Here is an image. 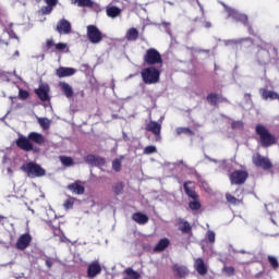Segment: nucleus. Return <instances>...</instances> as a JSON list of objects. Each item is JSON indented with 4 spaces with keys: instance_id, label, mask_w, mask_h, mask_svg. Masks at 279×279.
<instances>
[{
    "instance_id": "35",
    "label": "nucleus",
    "mask_w": 279,
    "mask_h": 279,
    "mask_svg": "<svg viewBox=\"0 0 279 279\" xmlns=\"http://www.w3.org/2000/svg\"><path fill=\"white\" fill-rule=\"evenodd\" d=\"M60 160L63 167H73V158L61 156Z\"/></svg>"
},
{
    "instance_id": "32",
    "label": "nucleus",
    "mask_w": 279,
    "mask_h": 279,
    "mask_svg": "<svg viewBox=\"0 0 279 279\" xmlns=\"http://www.w3.org/2000/svg\"><path fill=\"white\" fill-rule=\"evenodd\" d=\"M124 274L128 276L130 279H141V274L138 271L133 270L132 268H126L124 270Z\"/></svg>"
},
{
    "instance_id": "13",
    "label": "nucleus",
    "mask_w": 279,
    "mask_h": 279,
    "mask_svg": "<svg viewBox=\"0 0 279 279\" xmlns=\"http://www.w3.org/2000/svg\"><path fill=\"white\" fill-rule=\"evenodd\" d=\"M35 93L41 101H49V86L47 84L39 85Z\"/></svg>"
},
{
    "instance_id": "10",
    "label": "nucleus",
    "mask_w": 279,
    "mask_h": 279,
    "mask_svg": "<svg viewBox=\"0 0 279 279\" xmlns=\"http://www.w3.org/2000/svg\"><path fill=\"white\" fill-rule=\"evenodd\" d=\"M68 191H71V193H74V195H84L86 189L84 187V183L77 180L74 183L68 185Z\"/></svg>"
},
{
    "instance_id": "53",
    "label": "nucleus",
    "mask_w": 279,
    "mask_h": 279,
    "mask_svg": "<svg viewBox=\"0 0 279 279\" xmlns=\"http://www.w3.org/2000/svg\"><path fill=\"white\" fill-rule=\"evenodd\" d=\"M1 45H8V41L1 39V37H0V47H1Z\"/></svg>"
},
{
    "instance_id": "49",
    "label": "nucleus",
    "mask_w": 279,
    "mask_h": 279,
    "mask_svg": "<svg viewBox=\"0 0 279 279\" xmlns=\"http://www.w3.org/2000/svg\"><path fill=\"white\" fill-rule=\"evenodd\" d=\"M244 40H246V39H238V40L231 39V40H228L226 43V45H238V44L243 43Z\"/></svg>"
},
{
    "instance_id": "45",
    "label": "nucleus",
    "mask_w": 279,
    "mask_h": 279,
    "mask_svg": "<svg viewBox=\"0 0 279 279\" xmlns=\"http://www.w3.org/2000/svg\"><path fill=\"white\" fill-rule=\"evenodd\" d=\"M104 165H106V159L96 156L94 167H104Z\"/></svg>"
},
{
    "instance_id": "8",
    "label": "nucleus",
    "mask_w": 279,
    "mask_h": 279,
    "mask_svg": "<svg viewBox=\"0 0 279 279\" xmlns=\"http://www.w3.org/2000/svg\"><path fill=\"white\" fill-rule=\"evenodd\" d=\"M253 163L255 165V167H260L265 171H267V170L271 169V167H274V165H271V161L269 160V158L263 157V156H260V154L253 156Z\"/></svg>"
},
{
    "instance_id": "19",
    "label": "nucleus",
    "mask_w": 279,
    "mask_h": 279,
    "mask_svg": "<svg viewBox=\"0 0 279 279\" xmlns=\"http://www.w3.org/2000/svg\"><path fill=\"white\" fill-rule=\"evenodd\" d=\"M59 86L61 87V90L66 97V99H72L74 95L73 87L66 82H61Z\"/></svg>"
},
{
    "instance_id": "37",
    "label": "nucleus",
    "mask_w": 279,
    "mask_h": 279,
    "mask_svg": "<svg viewBox=\"0 0 279 279\" xmlns=\"http://www.w3.org/2000/svg\"><path fill=\"white\" fill-rule=\"evenodd\" d=\"M124 187L125 185H123V182H118L112 186L113 193H116V195H121V193H123Z\"/></svg>"
},
{
    "instance_id": "16",
    "label": "nucleus",
    "mask_w": 279,
    "mask_h": 279,
    "mask_svg": "<svg viewBox=\"0 0 279 279\" xmlns=\"http://www.w3.org/2000/svg\"><path fill=\"white\" fill-rule=\"evenodd\" d=\"M145 130L146 132H151L155 136H160V130H162V126L156 121H150L146 124Z\"/></svg>"
},
{
    "instance_id": "2",
    "label": "nucleus",
    "mask_w": 279,
    "mask_h": 279,
    "mask_svg": "<svg viewBox=\"0 0 279 279\" xmlns=\"http://www.w3.org/2000/svg\"><path fill=\"white\" fill-rule=\"evenodd\" d=\"M21 169L28 175V178H43L47 174L45 168L36 162L24 163Z\"/></svg>"
},
{
    "instance_id": "54",
    "label": "nucleus",
    "mask_w": 279,
    "mask_h": 279,
    "mask_svg": "<svg viewBox=\"0 0 279 279\" xmlns=\"http://www.w3.org/2000/svg\"><path fill=\"white\" fill-rule=\"evenodd\" d=\"M197 3L199 5V8H201V11L204 12V7L202 5V3H199V0H197Z\"/></svg>"
},
{
    "instance_id": "50",
    "label": "nucleus",
    "mask_w": 279,
    "mask_h": 279,
    "mask_svg": "<svg viewBox=\"0 0 279 279\" xmlns=\"http://www.w3.org/2000/svg\"><path fill=\"white\" fill-rule=\"evenodd\" d=\"M161 25H163L166 27V32L167 34H171V23L169 22H162Z\"/></svg>"
},
{
    "instance_id": "14",
    "label": "nucleus",
    "mask_w": 279,
    "mask_h": 279,
    "mask_svg": "<svg viewBox=\"0 0 279 279\" xmlns=\"http://www.w3.org/2000/svg\"><path fill=\"white\" fill-rule=\"evenodd\" d=\"M99 274H101V265L99 262L96 260L89 264L87 268L88 278H95L96 276H99Z\"/></svg>"
},
{
    "instance_id": "40",
    "label": "nucleus",
    "mask_w": 279,
    "mask_h": 279,
    "mask_svg": "<svg viewBox=\"0 0 279 279\" xmlns=\"http://www.w3.org/2000/svg\"><path fill=\"white\" fill-rule=\"evenodd\" d=\"M205 239L208 241V243H215V239H216L215 231L208 230L205 235Z\"/></svg>"
},
{
    "instance_id": "29",
    "label": "nucleus",
    "mask_w": 279,
    "mask_h": 279,
    "mask_svg": "<svg viewBox=\"0 0 279 279\" xmlns=\"http://www.w3.org/2000/svg\"><path fill=\"white\" fill-rule=\"evenodd\" d=\"M169 247V239H161L157 245L154 247V252H165Z\"/></svg>"
},
{
    "instance_id": "60",
    "label": "nucleus",
    "mask_w": 279,
    "mask_h": 279,
    "mask_svg": "<svg viewBox=\"0 0 279 279\" xmlns=\"http://www.w3.org/2000/svg\"><path fill=\"white\" fill-rule=\"evenodd\" d=\"M240 254H245V251H243V250H242V251H240Z\"/></svg>"
},
{
    "instance_id": "55",
    "label": "nucleus",
    "mask_w": 279,
    "mask_h": 279,
    "mask_svg": "<svg viewBox=\"0 0 279 279\" xmlns=\"http://www.w3.org/2000/svg\"><path fill=\"white\" fill-rule=\"evenodd\" d=\"M7 171H8L9 175H12L13 171L11 168H8Z\"/></svg>"
},
{
    "instance_id": "41",
    "label": "nucleus",
    "mask_w": 279,
    "mask_h": 279,
    "mask_svg": "<svg viewBox=\"0 0 279 279\" xmlns=\"http://www.w3.org/2000/svg\"><path fill=\"white\" fill-rule=\"evenodd\" d=\"M121 162H122L121 158L114 159L112 161V169H113V171H117V172L121 171Z\"/></svg>"
},
{
    "instance_id": "11",
    "label": "nucleus",
    "mask_w": 279,
    "mask_h": 279,
    "mask_svg": "<svg viewBox=\"0 0 279 279\" xmlns=\"http://www.w3.org/2000/svg\"><path fill=\"white\" fill-rule=\"evenodd\" d=\"M31 243H32V235L24 233L19 238L16 242V247L17 250H27Z\"/></svg>"
},
{
    "instance_id": "43",
    "label": "nucleus",
    "mask_w": 279,
    "mask_h": 279,
    "mask_svg": "<svg viewBox=\"0 0 279 279\" xmlns=\"http://www.w3.org/2000/svg\"><path fill=\"white\" fill-rule=\"evenodd\" d=\"M268 262L271 265L272 269H278V258L275 256L269 255L268 256Z\"/></svg>"
},
{
    "instance_id": "26",
    "label": "nucleus",
    "mask_w": 279,
    "mask_h": 279,
    "mask_svg": "<svg viewBox=\"0 0 279 279\" xmlns=\"http://www.w3.org/2000/svg\"><path fill=\"white\" fill-rule=\"evenodd\" d=\"M72 5H78V8H93L95 2L93 0H70Z\"/></svg>"
},
{
    "instance_id": "4",
    "label": "nucleus",
    "mask_w": 279,
    "mask_h": 279,
    "mask_svg": "<svg viewBox=\"0 0 279 279\" xmlns=\"http://www.w3.org/2000/svg\"><path fill=\"white\" fill-rule=\"evenodd\" d=\"M144 62L150 66H154V64L162 66V56L155 48H149L144 56Z\"/></svg>"
},
{
    "instance_id": "6",
    "label": "nucleus",
    "mask_w": 279,
    "mask_h": 279,
    "mask_svg": "<svg viewBox=\"0 0 279 279\" xmlns=\"http://www.w3.org/2000/svg\"><path fill=\"white\" fill-rule=\"evenodd\" d=\"M226 12L228 13L229 19H233L234 21H240V23H243V25H247V15L239 13V11L229 8L225 3H222Z\"/></svg>"
},
{
    "instance_id": "63",
    "label": "nucleus",
    "mask_w": 279,
    "mask_h": 279,
    "mask_svg": "<svg viewBox=\"0 0 279 279\" xmlns=\"http://www.w3.org/2000/svg\"><path fill=\"white\" fill-rule=\"evenodd\" d=\"M32 213L34 214V210L32 209Z\"/></svg>"
},
{
    "instance_id": "52",
    "label": "nucleus",
    "mask_w": 279,
    "mask_h": 279,
    "mask_svg": "<svg viewBox=\"0 0 279 279\" xmlns=\"http://www.w3.org/2000/svg\"><path fill=\"white\" fill-rule=\"evenodd\" d=\"M225 271L229 274V276H232L234 274V268L233 267H225Z\"/></svg>"
},
{
    "instance_id": "48",
    "label": "nucleus",
    "mask_w": 279,
    "mask_h": 279,
    "mask_svg": "<svg viewBox=\"0 0 279 279\" xmlns=\"http://www.w3.org/2000/svg\"><path fill=\"white\" fill-rule=\"evenodd\" d=\"M232 129L233 130H241L243 129V121H235L232 123Z\"/></svg>"
},
{
    "instance_id": "30",
    "label": "nucleus",
    "mask_w": 279,
    "mask_h": 279,
    "mask_svg": "<svg viewBox=\"0 0 279 279\" xmlns=\"http://www.w3.org/2000/svg\"><path fill=\"white\" fill-rule=\"evenodd\" d=\"M207 101L211 106H217L220 101H223V98H221V96H219L218 94H209L207 96Z\"/></svg>"
},
{
    "instance_id": "36",
    "label": "nucleus",
    "mask_w": 279,
    "mask_h": 279,
    "mask_svg": "<svg viewBox=\"0 0 279 279\" xmlns=\"http://www.w3.org/2000/svg\"><path fill=\"white\" fill-rule=\"evenodd\" d=\"M178 136H180V134H186L187 136H193V131H191V129L189 128H177L175 130Z\"/></svg>"
},
{
    "instance_id": "21",
    "label": "nucleus",
    "mask_w": 279,
    "mask_h": 279,
    "mask_svg": "<svg viewBox=\"0 0 279 279\" xmlns=\"http://www.w3.org/2000/svg\"><path fill=\"white\" fill-rule=\"evenodd\" d=\"M132 219L133 221H135V223H138L140 226H145V223L149 221V217H147V215L143 213L133 214Z\"/></svg>"
},
{
    "instance_id": "62",
    "label": "nucleus",
    "mask_w": 279,
    "mask_h": 279,
    "mask_svg": "<svg viewBox=\"0 0 279 279\" xmlns=\"http://www.w3.org/2000/svg\"><path fill=\"white\" fill-rule=\"evenodd\" d=\"M183 162H184V161H182V160L180 161L181 165H182Z\"/></svg>"
},
{
    "instance_id": "46",
    "label": "nucleus",
    "mask_w": 279,
    "mask_h": 279,
    "mask_svg": "<svg viewBox=\"0 0 279 279\" xmlns=\"http://www.w3.org/2000/svg\"><path fill=\"white\" fill-rule=\"evenodd\" d=\"M73 204H74L73 198H69L64 202L63 206L65 210H71V208H73Z\"/></svg>"
},
{
    "instance_id": "12",
    "label": "nucleus",
    "mask_w": 279,
    "mask_h": 279,
    "mask_svg": "<svg viewBox=\"0 0 279 279\" xmlns=\"http://www.w3.org/2000/svg\"><path fill=\"white\" fill-rule=\"evenodd\" d=\"M44 2L46 3V7H41L39 11L43 15L51 14L53 12V8L60 3L59 0H44Z\"/></svg>"
},
{
    "instance_id": "51",
    "label": "nucleus",
    "mask_w": 279,
    "mask_h": 279,
    "mask_svg": "<svg viewBox=\"0 0 279 279\" xmlns=\"http://www.w3.org/2000/svg\"><path fill=\"white\" fill-rule=\"evenodd\" d=\"M53 45H56V44L53 43V39H47V41H46V47H47V49H51V47H53Z\"/></svg>"
},
{
    "instance_id": "15",
    "label": "nucleus",
    "mask_w": 279,
    "mask_h": 279,
    "mask_svg": "<svg viewBox=\"0 0 279 279\" xmlns=\"http://www.w3.org/2000/svg\"><path fill=\"white\" fill-rule=\"evenodd\" d=\"M57 32L60 34H71V22L68 20H60L57 24Z\"/></svg>"
},
{
    "instance_id": "5",
    "label": "nucleus",
    "mask_w": 279,
    "mask_h": 279,
    "mask_svg": "<svg viewBox=\"0 0 279 279\" xmlns=\"http://www.w3.org/2000/svg\"><path fill=\"white\" fill-rule=\"evenodd\" d=\"M87 38L92 45H99L104 40V34L95 25L87 26Z\"/></svg>"
},
{
    "instance_id": "57",
    "label": "nucleus",
    "mask_w": 279,
    "mask_h": 279,
    "mask_svg": "<svg viewBox=\"0 0 279 279\" xmlns=\"http://www.w3.org/2000/svg\"><path fill=\"white\" fill-rule=\"evenodd\" d=\"M248 33H250V34H254V33L252 32V26H248Z\"/></svg>"
},
{
    "instance_id": "56",
    "label": "nucleus",
    "mask_w": 279,
    "mask_h": 279,
    "mask_svg": "<svg viewBox=\"0 0 279 279\" xmlns=\"http://www.w3.org/2000/svg\"><path fill=\"white\" fill-rule=\"evenodd\" d=\"M205 27H207V28H208V27H211L210 22H206V23H205Z\"/></svg>"
},
{
    "instance_id": "23",
    "label": "nucleus",
    "mask_w": 279,
    "mask_h": 279,
    "mask_svg": "<svg viewBox=\"0 0 279 279\" xmlns=\"http://www.w3.org/2000/svg\"><path fill=\"white\" fill-rule=\"evenodd\" d=\"M183 189L187 196L191 197V199H197V193H195V190H193V182L187 181L184 183Z\"/></svg>"
},
{
    "instance_id": "27",
    "label": "nucleus",
    "mask_w": 279,
    "mask_h": 279,
    "mask_svg": "<svg viewBox=\"0 0 279 279\" xmlns=\"http://www.w3.org/2000/svg\"><path fill=\"white\" fill-rule=\"evenodd\" d=\"M125 38L131 43L138 40V29H136L135 27L129 28L126 31Z\"/></svg>"
},
{
    "instance_id": "44",
    "label": "nucleus",
    "mask_w": 279,
    "mask_h": 279,
    "mask_svg": "<svg viewBox=\"0 0 279 279\" xmlns=\"http://www.w3.org/2000/svg\"><path fill=\"white\" fill-rule=\"evenodd\" d=\"M189 206H190L191 210H199V208H202V204H199L197 202V199L190 202Z\"/></svg>"
},
{
    "instance_id": "33",
    "label": "nucleus",
    "mask_w": 279,
    "mask_h": 279,
    "mask_svg": "<svg viewBox=\"0 0 279 279\" xmlns=\"http://www.w3.org/2000/svg\"><path fill=\"white\" fill-rule=\"evenodd\" d=\"M179 230L185 234H189V232H191V223H189V221L181 220Z\"/></svg>"
},
{
    "instance_id": "28",
    "label": "nucleus",
    "mask_w": 279,
    "mask_h": 279,
    "mask_svg": "<svg viewBox=\"0 0 279 279\" xmlns=\"http://www.w3.org/2000/svg\"><path fill=\"white\" fill-rule=\"evenodd\" d=\"M263 99H279V94L272 90L259 89Z\"/></svg>"
},
{
    "instance_id": "18",
    "label": "nucleus",
    "mask_w": 279,
    "mask_h": 279,
    "mask_svg": "<svg viewBox=\"0 0 279 279\" xmlns=\"http://www.w3.org/2000/svg\"><path fill=\"white\" fill-rule=\"evenodd\" d=\"M76 70L73 68H59L56 72L57 77H71L75 75Z\"/></svg>"
},
{
    "instance_id": "34",
    "label": "nucleus",
    "mask_w": 279,
    "mask_h": 279,
    "mask_svg": "<svg viewBox=\"0 0 279 279\" xmlns=\"http://www.w3.org/2000/svg\"><path fill=\"white\" fill-rule=\"evenodd\" d=\"M56 51H60V53H69V45L64 43H59L54 45Z\"/></svg>"
},
{
    "instance_id": "59",
    "label": "nucleus",
    "mask_w": 279,
    "mask_h": 279,
    "mask_svg": "<svg viewBox=\"0 0 279 279\" xmlns=\"http://www.w3.org/2000/svg\"><path fill=\"white\" fill-rule=\"evenodd\" d=\"M46 264H47L49 267H51V262H46Z\"/></svg>"
},
{
    "instance_id": "20",
    "label": "nucleus",
    "mask_w": 279,
    "mask_h": 279,
    "mask_svg": "<svg viewBox=\"0 0 279 279\" xmlns=\"http://www.w3.org/2000/svg\"><path fill=\"white\" fill-rule=\"evenodd\" d=\"M28 138L31 143H35V145H44L45 143V136L37 132H31Z\"/></svg>"
},
{
    "instance_id": "58",
    "label": "nucleus",
    "mask_w": 279,
    "mask_h": 279,
    "mask_svg": "<svg viewBox=\"0 0 279 279\" xmlns=\"http://www.w3.org/2000/svg\"><path fill=\"white\" fill-rule=\"evenodd\" d=\"M14 56H20L19 50H16V51L14 52Z\"/></svg>"
},
{
    "instance_id": "38",
    "label": "nucleus",
    "mask_w": 279,
    "mask_h": 279,
    "mask_svg": "<svg viewBox=\"0 0 279 279\" xmlns=\"http://www.w3.org/2000/svg\"><path fill=\"white\" fill-rule=\"evenodd\" d=\"M226 199L227 202H229V204H233L234 206L241 204V199H238L236 197L232 196V194H226Z\"/></svg>"
},
{
    "instance_id": "17",
    "label": "nucleus",
    "mask_w": 279,
    "mask_h": 279,
    "mask_svg": "<svg viewBox=\"0 0 279 279\" xmlns=\"http://www.w3.org/2000/svg\"><path fill=\"white\" fill-rule=\"evenodd\" d=\"M194 268L196 269L197 274H199V276H206L208 274V268L202 258L195 259Z\"/></svg>"
},
{
    "instance_id": "42",
    "label": "nucleus",
    "mask_w": 279,
    "mask_h": 279,
    "mask_svg": "<svg viewBox=\"0 0 279 279\" xmlns=\"http://www.w3.org/2000/svg\"><path fill=\"white\" fill-rule=\"evenodd\" d=\"M97 156L95 155H87L84 160L85 162H87V165H90L92 167H95V160H96Z\"/></svg>"
},
{
    "instance_id": "24",
    "label": "nucleus",
    "mask_w": 279,
    "mask_h": 279,
    "mask_svg": "<svg viewBox=\"0 0 279 279\" xmlns=\"http://www.w3.org/2000/svg\"><path fill=\"white\" fill-rule=\"evenodd\" d=\"M106 12L109 19H117V16H121V9L116 5H108L106 8Z\"/></svg>"
},
{
    "instance_id": "3",
    "label": "nucleus",
    "mask_w": 279,
    "mask_h": 279,
    "mask_svg": "<svg viewBox=\"0 0 279 279\" xmlns=\"http://www.w3.org/2000/svg\"><path fill=\"white\" fill-rule=\"evenodd\" d=\"M141 75L144 84H158L160 82V71L158 68H146L142 70Z\"/></svg>"
},
{
    "instance_id": "9",
    "label": "nucleus",
    "mask_w": 279,
    "mask_h": 279,
    "mask_svg": "<svg viewBox=\"0 0 279 279\" xmlns=\"http://www.w3.org/2000/svg\"><path fill=\"white\" fill-rule=\"evenodd\" d=\"M247 172L243 170H236L230 174L231 184H245L247 180Z\"/></svg>"
},
{
    "instance_id": "47",
    "label": "nucleus",
    "mask_w": 279,
    "mask_h": 279,
    "mask_svg": "<svg viewBox=\"0 0 279 279\" xmlns=\"http://www.w3.org/2000/svg\"><path fill=\"white\" fill-rule=\"evenodd\" d=\"M19 97H20V99H27V97H29V92L20 89Z\"/></svg>"
},
{
    "instance_id": "25",
    "label": "nucleus",
    "mask_w": 279,
    "mask_h": 279,
    "mask_svg": "<svg viewBox=\"0 0 279 279\" xmlns=\"http://www.w3.org/2000/svg\"><path fill=\"white\" fill-rule=\"evenodd\" d=\"M257 60L259 64H267L269 62V51L267 49H259L257 52Z\"/></svg>"
},
{
    "instance_id": "61",
    "label": "nucleus",
    "mask_w": 279,
    "mask_h": 279,
    "mask_svg": "<svg viewBox=\"0 0 279 279\" xmlns=\"http://www.w3.org/2000/svg\"><path fill=\"white\" fill-rule=\"evenodd\" d=\"M82 97H84V92H82Z\"/></svg>"
},
{
    "instance_id": "22",
    "label": "nucleus",
    "mask_w": 279,
    "mask_h": 279,
    "mask_svg": "<svg viewBox=\"0 0 279 279\" xmlns=\"http://www.w3.org/2000/svg\"><path fill=\"white\" fill-rule=\"evenodd\" d=\"M173 272L179 278H186V276H189V268H186L185 266L175 264L173 266Z\"/></svg>"
},
{
    "instance_id": "1",
    "label": "nucleus",
    "mask_w": 279,
    "mask_h": 279,
    "mask_svg": "<svg viewBox=\"0 0 279 279\" xmlns=\"http://www.w3.org/2000/svg\"><path fill=\"white\" fill-rule=\"evenodd\" d=\"M256 135L259 136L262 147H271L276 145V136L269 133V130L262 124H257L255 129Z\"/></svg>"
},
{
    "instance_id": "7",
    "label": "nucleus",
    "mask_w": 279,
    "mask_h": 279,
    "mask_svg": "<svg viewBox=\"0 0 279 279\" xmlns=\"http://www.w3.org/2000/svg\"><path fill=\"white\" fill-rule=\"evenodd\" d=\"M15 145L16 147H19V149H22L23 151H34V144H32L29 136L25 137L23 135H20L15 141Z\"/></svg>"
},
{
    "instance_id": "31",
    "label": "nucleus",
    "mask_w": 279,
    "mask_h": 279,
    "mask_svg": "<svg viewBox=\"0 0 279 279\" xmlns=\"http://www.w3.org/2000/svg\"><path fill=\"white\" fill-rule=\"evenodd\" d=\"M37 121L43 130H49L51 128V120L49 118H37Z\"/></svg>"
},
{
    "instance_id": "39",
    "label": "nucleus",
    "mask_w": 279,
    "mask_h": 279,
    "mask_svg": "<svg viewBox=\"0 0 279 279\" xmlns=\"http://www.w3.org/2000/svg\"><path fill=\"white\" fill-rule=\"evenodd\" d=\"M157 151H158V149H157L156 146H154V145L146 146V147L144 148V154H145L146 156H149V155H151V154H156Z\"/></svg>"
}]
</instances>
